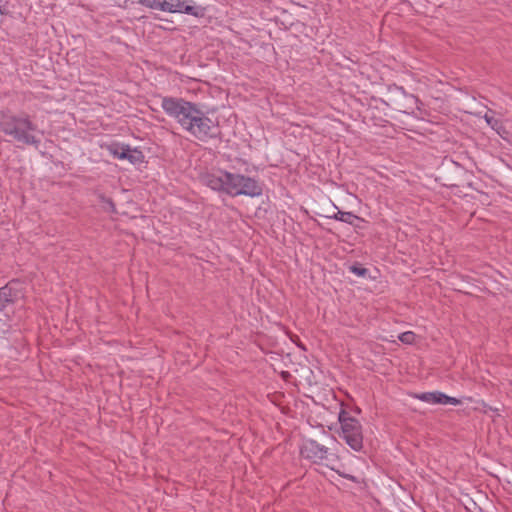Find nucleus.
Segmentation results:
<instances>
[{"label":"nucleus","instance_id":"nucleus-12","mask_svg":"<svg viewBox=\"0 0 512 512\" xmlns=\"http://www.w3.org/2000/svg\"><path fill=\"white\" fill-rule=\"evenodd\" d=\"M442 392H425L418 396L421 401L431 403V404H442Z\"/></svg>","mask_w":512,"mask_h":512},{"label":"nucleus","instance_id":"nucleus-13","mask_svg":"<svg viewBox=\"0 0 512 512\" xmlns=\"http://www.w3.org/2000/svg\"><path fill=\"white\" fill-rule=\"evenodd\" d=\"M98 198L101 203L102 209L104 211L112 213V214L117 213L115 203L113 202V200L111 198H108V197L104 196L103 194H100Z\"/></svg>","mask_w":512,"mask_h":512},{"label":"nucleus","instance_id":"nucleus-15","mask_svg":"<svg viewBox=\"0 0 512 512\" xmlns=\"http://www.w3.org/2000/svg\"><path fill=\"white\" fill-rule=\"evenodd\" d=\"M484 119L486 123L494 130H496L499 133V129L502 128L501 122L494 118L493 116H490L488 114L484 115Z\"/></svg>","mask_w":512,"mask_h":512},{"label":"nucleus","instance_id":"nucleus-6","mask_svg":"<svg viewBox=\"0 0 512 512\" xmlns=\"http://www.w3.org/2000/svg\"><path fill=\"white\" fill-rule=\"evenodd\" d=\"M25 295L24 285L19 280H11L0 288V312L8 305L16 303Z\"/></svg>","mask_w":512,"mask_h":512},{"label":"nucleus","instance_id":"nucleus-10","mask_svg":"<svg viewBox=\"0 0 512 512\" xmlns=\"http://www.w3.org/2000/svg\"><path fill=\"white\" fill-rule=\"evenodd\" d=\"M106 149L114 158L124 160L125 152H128V144L113 142L108 144Z\"/></svg>","mask_w":512,"mask_h":512},{"label":"nucleus","instance_id":"nucleus-7","mask_svg":"<svg viewBox=\"0 0 512 512\" xmlns=\"http://www.w3.org/2000/svg\"><path fill=\"white\" fill-rule=\"evenodd\" d=\"M165 12L168 13H182L191 15L194 17H203L205 14V8L197 5H191L186 0H165Z\"/></svg>","mask_w":512,"mask_h":512},{"label":"nucleus","instance_id":"nucleus-4","mask_svg":"<svg viewBox=\"0 0 512 512\" xmlns=\"http://www.w3.org/2000/svg\"><path fill=\"white\" fill-rule=\"evenodd\" d=\"M226 193L233 197L244 195L253 198L262 195L263 188L255 178L227 171Z\"/></svg>","mask_w":512,"mask_h":512},{"label":"nucleus","instance_id":"nucleus-11","mask_svg":"<svg viewBox=\"0 0 512 512\" xmlns=\"http://www.w3.org/2000/svg\"><path fill=\"white\" fill-rule=\"evenodd\" d=\"M124 160H128L131 164L141 163L144 160L142 151L137 148H131L128 145V152H125Z\"/></svg>","mask_w":512,"mask_h":512},{"label":"nucleus","instance_id":"nucleus-18","mask_svg":"<svg viewBox=\"0 0 512 512\" xmlns=\"http://www.w3.org/2000/svg\"><path fill=\"white\" fill-rule=\"evenodd\" d=\"M442 397V404L443 405H446V404H451V405H459L461 404V401L455 397H451V396H448L446 394H442L440 395Z\"/></svg>","mask_w":512,"mask_h":512},{"label":"nucleus","instance_id":"nucleus-5","mask_svg":"<svg viewBox=\"0 0 512 512\" xmlns=\"http://www.w3.org/2000/svg\"><path fill=\"white\" fill-rule=\"evenodd\" d=\"M300 454L303 458L315 463L324 464L329 460V448L319 444L316 440L307 439L300 447Z\"/></svg>","mask_w":512,"mask_h":512},{"label":"nucleus","instance_id":"nucleus-21","mask_svg":"<svg viewBox=\"0 0 512 512\" xmlns=\"http://www.w3.org/2000/svg\"><path fill=\"white\" fill-rule=\"evenodd\" d=\"M408 99L410 101H412L413 103L417 104L418 103V98H416L414 95H409L408 96Z\"/></svg>","mask_w":512,"mask_h":512},{"label":"nucleus","instance_id":"nucleus-8","mask_svg":"<svg viewBox=\"0 0 512 512\" xmlns=\"http://www.w3.org/2000/svg\"><path fill=\"white\" fill-rule=\"evenodd\" d=\"M226 172L221 171V175L206 174L203 177V182L215 191H224L226 193Z\"/></svg>","mask_w":512,"mask_h":512},{"label":"nucleus","instance_id":"nucleus-20","mask_svg":"<svg viewBox=\"0 0 512 512\" xmlns=\"http://www.w3.org/2000/svg\"><path fill=\"white\" fill-rule=\"evenodd\" d=\"M7 328V323L4 319L0 318V332L5 331Z\"/></svg>","mask_w":512,"mask_h":512},{"label":"nucleus","instance_id":"nucleus-2","mask_svg":"<svg viewBox=\"0 0 512 512\" xmlns=\"http://www.w3.org/2000/svg\"><path fill=\"white\" fill-rule=\"evenodd\" d=\"M36 130L37 125L25 113L4 114L0 120V131L14 141L25 145H39L40 139L34 134Z\"/></svg>","mask_w":512,"mask_h":512},{"label":"nucleus","instance_id":"nucleus-14","mask_svg":"<svg viewBox=\"0 0 512 512\" xmlns=\"http://www.w3.org/2000/svg\"><path fill=\"white\" fill-rule=\"evenodd\" d=\"M138 3L144 7L165 12V0H139Z\"/></svg>","mask_w":512,"mask_h":512},{"label":"nucleus","instance_id":"nucleus-3","mask_svg":"<svg viewBox=\"0 0 512 512\" xmlns=\"http://www.w3.org/2000/svg\"><path fill=\"white\" fill-rule=\"evenodd\" d=\"M340 423L339 437L355 452H361L364 448L363 427L360 421L352 417L345 409H341L338 415Z\"/></svg>","mask_w":512,"mask_h":512},{"label":"nucleus","instance_id":"nucleus-1","mask_svg":"<svg viewBox=\"0 0 512 512\" xmlns=\"http://www.w3.org/2000/svg\"><path fill=\"white\" fill-rule=\"evenodd\" d=\"M161 107L164 112L179 124L181 129L201 142H208L220 136L221 130L217 119H211L194 102L179 97H162Z\"/></svg>","mask_w":512,"mask_h":512},{"label":"nucleus","instance_id":"nucleus-16","mask_svg":"<svg viewBox=\"0 0 512 512\" xmlns=\"http://www.w3.org/2000/svg\"><path fill=\"white\" fill-rule=\"evenodd\" d=\"M415 333L412 331H406L399 335L398 339L404 344H412L415 341Z\"/></svg>","mask_w":512,"mask_h":512},{"label":"nucleus","instance_id":"nucleus-22","mask_svg":"<svg viewBox=\"0 0 512 512\" xmlns=\"http://www.w3.org/2000/svg\"><path fill=\"white\" fill-rule=\"evenodd\" d=\"M399 90H400L403 94H405V91H404V89H403L402 87H400V88H399Z\"/></svg>","mask_w":512,"mask_h":512},{"label":"nucleus","instance_id":"nucleus-19","mask_svg":"<svg viewBox=\"0 0 512 512\" xmlns=\"http://www.w3.org/2000/svg\"><path fill=\"white\" fill-rule=\"evenodd\" d=\"M336 472L338 473L339 476L347 479V480H350L354 483H360V479L354 475H351V474H347V473H344V472H341L339 470H336Z\"/></svg>","mask_w":512,"mask_h":512},{"label":"nucleus","instance_id":"nucleus-9","mask_svg":"<svg viewBox=\"0 0 512 512\" xmlns=\"http://www.w3.org/2000/svg\"><path fill=\"white\" fill-rule=\"evenodd\" d=\"M328 217L336 221L347 223L354 227H359L358 222H364L363 218L355 215L354 213L340 210H338L336 213Z\"/></svg>","mask_w":512,"mask_h":512},{"label":"nucleus","instance_id":"nucleus-17","mask_svg":"<svg viewBox=\"0 0 512 512\" xmlns=\"http://www.w3.org/2000/svg\"><path fill=\"white\" fill-rule=\"evenodd\" d=\"M349 270L359 277H366L369 273V270L361 265H352Z\"/></svg>","mask_w":512,"mask_h":512}]
</instances>
